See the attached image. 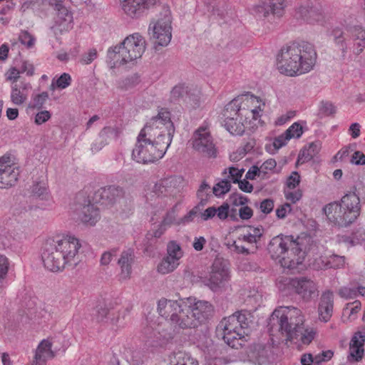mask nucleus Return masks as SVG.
<instances>
[{
	"mask_svg": "<svg viewBox=\"0 0 365 365\" xmlns=\"http://www.w3.org/2000/svg\"><path fill=\"white\" fill-rule=\"evenodd\" d=\"M160 316L182 329L195 328L207 321L214 312L207 301L187 297L178 300L161 299L158 303Z\"/></svg>",
	"mask_w": 365,
	"mask_h": 365,
	"instance_id": "2",
	"label": "nucleus"
},
{
	"mask_svg": "<svg viewBox=\"0 0 365 365\" xmlns=\"http://www.w3.org/2000/svg\"><path fill=\"white\" fill-rule=\"evenodd\" d=\"M20 167L15 157L4 155L0 158V188L9 189L16 185L20 175Z\"/></svg>",
	"mask_w": 365,
	"mask_h": 365,
	"instance_id": "10",
	"label": "nucleus"
},
{
	"mask_svg": "<svg viewBox=\"0 0 365 365\" xmlns=\"http://www.w3.org/2000/svg\"><path fill=\"white\" fill-rule=\"evenodd\" d=\"M230 188L231 183L224 178L213 187L212 192L216 196L220 197L229 192Z\"/></svg>",
	"mask_w": 365,
	"mask_h": 365,
	"instance_id": "45",
	"label": "nucleus"
},
{
	"mask_svg": "<svg viewBox=\"0 0 365 365\" xmlns=\"http://www.w3.org/2000/svg\"><path fill=\"white\" fill-rule=\"evenodd\" d=\"M31 192L33 196L40 200H48L49 197L47 185L43 181L34 182L31 187Z\"/></svg>",
	"mask_w": 365,
	"mask_h": 365,
	"instance_id": "38",
	"label": "nucleus"
},
{
	"mask_svg": "<svg viewBox=\"0 0 365 365\" xmlns=\"http://www.w3.org/2000/svg\"><path fill=\"white\" fill-rule=\"evenodd\" d=\"M365 329L355 332L349 344L347 361L350 363L359 362L364 355Z\"/></svg>",
	"mask_w": 365,
	"mask_h": 365,
	"instance_id": "20",
	"label": "nucleus"
},
{
	"mask_svg": "<svg viewBox=\"0 0 365 365\" xmlns=\"http://www.w3.org/2000/svg\"><path fill=\"white\" fill-rule=\"evenodd\" d=\"M291 210V205L289 203H284L277 208L276 215L279 219H284Z\"/></svg>",
	"mask_w": 365,
	"mask_h": 365,
	"instance_id": "63",
	"label": "nucleus"
},
{
	"mask_svg": "<svg viewBox=\"0 0 365 365\" xmlns=\"http://www.w3.org/2000/svg\"><path fill=\"white\" fill-rule=\"evenodd\" d=\"M21 71L16 67L11 68L6 73V79L14 83H18L17 81L20 78Z\"/></svg>",
	"mask_w": 365,
	"mask_h": 365,
	"instance_id": "58",
	"label": "nucleus"
},
{
	"mask_svg": "<svg viewBox=\"0 0 365 365\" xmlns=\"http://www.w3.org/2000/svg\"><path fill=\"white\" fill-rule=\"evenodd\" d=\"M123 355L126 360L133 365H138L143 361V353L138 349L134 347H125Z\"/></svg>",
	"mask_w": 365,
	"mask_h": 365,
	"instance_id": "35",
	"label": "nucleus"
},
{
	"mask_svg": "<svg viewBox=\"0 0 365 365\" xmlns=\"http://www.w3.org/2000/svg\"><path fill=\"white\" fill-rule=\"evenodd\" d=\"M173 181V178H167L160 180L155 185L153 192L158 196L167 195L170 191L169 189L170 188Z\"/></svg>",
	"mask_w": 365,
	"mask_h": 365,
	"instance_id": "44",
	"label": "nucleus"
},
{
	"mask_svg": "<svg viewBox=\"0 0 365 365\" xmlns=\"http://www.w3.org/2000/svg\"><path fill=\"white\" fill-rule=\"evenodd\" d=\"M18 66L21 73H26L28 76H32L34 73V67L33 64L28 61H21Z\"/></svg>",
	"mask_w": 365,
	"mask_h": 365,
	"instance_id": "56",
	"label": "nucleus"
},
{
	"mask_svg": "<svg viewBox=\"0 0 365 365\" xmlns=\"http://www.w3.org/2000/svg\"><path fill=\"white\" fill-rule=\"evenodd\" d=\"M262 110L263 108H262L261 105L253 109H248L245 108L243 116L245 118V120L252 117L253 120H256L259 117V111H262Z\"/></svg>",
	"mask_w": 365,
	"mask_h": 365,
	"instance_id": "60",
	"label": "nucleus"
},
{
	"mask_svg": "<svg viewBox=\"0 0 365 365\" xmlns=\"http://www.w3.org/2000/svg\"><path fill=\"white\" fill-rule=\"evenodd\" d=\"M192 148L205 157L215 158L217 156V149L207 128L200 127L194 133Z\"/></svg>",
	"mask_w": 365,
	"mask_h": 365,
	"instance_id": "13",
	"label": "nucleus"
},
{
	"mask_svg": "<svg viewBox=\"0 0 365 365\" xmlns=\"http://www.w3.org/2000/svg\"><path fill=\"white\" fill-rule=\"evenodd\" d=\"M300 182V175L297 172H292L287 180V186L289 189H294Z\"/></svg>",
	"mask_w": 365,
	"mask_h": 365,
	"instance_id": "57",
	"label": "nucleus"
},
{
	"mask_svg": "<svg viewBox=\"0 0 365 365\" xmlns=\"http://www.w3.org/2000/svg\"><path fill=\"white\" fill-rule=\"evenodd\" d=\"M170 365H199V363L189 353L178 351L171 356Z\"/></svg>",
	"mask_w": 365,
	"mask_h": 365,
	"instance_id": "33",
	"label": "nucleus"
},
{
	"mask_svg": "<svg viewBox=\"0 0 365 365\" xmlns=\"http://www.w3.org/2000/svg\"><path fill=\"white\" fill-rule=\"evenodd\" d=\"M288 138H299L303 133L302 126L298 123H294L285 132Z\"/></svg>",
	"mask_w": 365,
	"mask_h": 365,
	"instance_id": "50",
	"label": "nucleus"
},
{
	"mask_svg": "<svg viewBox=\"0 0 365 365\" xmlns=\"http://www.w3.org/2000/svg\"><path fill=\"white\" fill-rule=\"evenodd\" d=\"M334 307V293L331 290H326L322 292L319 307L318 313L319 319L324 322H327L331 319L333 314Z\"/></svg>",
	"mask_w": 365,
	"mask_h": 365,
	"instance_id": "21",
	"label": "nucleus"
},
{
	"mask_svg": "<svg viewBox=\"0 0 365 365\" xmlns=\"http://www.w3.org/2000/svg\"><path fill=\"white\" fill-rule=\"evenodd\" d=\"M8 259L4 255H0V292L4 287V279L8 272Z\"/></svg>",
	"mask_w": 365,
	"mask_h": 365,
	"instance_id": "52",
	"label": "nucleus"
},
{
	"mask_svg": "<svg viewBox=\"0 0 365 365\" xmlns=\"http://www.w3.org/2000/svg\"><path fill=\"white\" fill-rule=\"evenodd\" d=\"M179 264L180 262L165 255L158 264L157 271L160 274H167L175 270Z\"/></svg>",
	"mask_w": 365,
	"mask_h": 365,
	"instance_id": "34",
	"label": "nucleus"
},
{
	"mask_svg": "<svg viewBox=\"0 0 365 365\" xmlns=\"http://www.w3.org/2000/svg\"><path fill=\"white\" fill-rule=\"evenodd\" d=\"M230 205L224 202L218 207L211 206L205 209L203 212L200 213V217L202 220L207 221L217 217L220 220H225L229 215Z\"/></svg>",
	"mask_w": 365,
	"mask_h": 365,
	"instance_id": "27",
	"label": "nucleus"
},
{
	"mask_svg": "<svg viewBox=\"0 0 365 365\" xmlns=\"http://www.w3.org/2000/svg\"><path fill=\"white\" fill-rule=\"evenodd\" d=\"M117 252V249H112L103 252L101 257V265H108L112 260L113 257L116 255Z\"/></svg>",
	"mask_w": 365,
	"mask_h": 365,
	"instance_id": "62",
	"label": "nucleus"
},
{
	"mask_svg": "<svg viewBox=\"0 0 365 365\" xmlns=\"http://www.w3.org/2000/svg\"><path fill=\"white\" fill-rule=\"evenodd\" d=\"M145 48V38L140 33L132 34L119 44L108 49L106 63L110 68L134 63L142 57Z\"/></svg>",
	"mask_w": 365,
	"mask_h": 365,
	"instance_id": "6",
	"label": "nucleus"
},
{
	"mask_svg": "<svg viewBox=\"0 0 365 365\" xmlns=\"http://www.w3.org/2000/svg\"><path fill=\"white\" fill-rule=\"evenodd\" d=\"M71 83V77L67 73L61 74L56 80L53 79L50 89L54 91L56 88L65 89Z\"/></svg>",
	"mask_w": 365,
	"mask_h": 365,
	"instance_id": "43",
	"label": "nucleus"
},
{
	"mask_svg": "<svg viewBox=\"0 0 365 365\" xmlns=\"http://www.w3.org/2000/svg\"><path fill=\"white\" fill-rule=\"evenodd\" d=\"M334 356V352L331 350L323 351L314 356L315 365H319L322 362L329 361Z\"/></svg>",
	"mask_w": 365,
	"mask_h": 365,
	"instance_id": "55",
	"label": "nucleus"
},
{
	"mask_svg": "<svg viewBox=\"0 0 365 365\" xmlns=\"http://www.w3.org/2000/svg\"><path fill=\"white\" fill-rule=\"evenodd\" d=\"M288 284L305 301H309L318 294L317 284L308 277H301L290 279Z\"/></svg>",
	"mask_w": 365,
	"mask_h": 365,
	"instance_id": "17",
	"label": "nucleus"
},
{
	"mask_svg": "<svg viewBox=\"0 0 365 365\" xmlns=\"http://www.w3.org/2000/svg\"><path fill=\"white\" fill-rule=\"evenodd\" d=\"M210 192V187L206 182H202L197 190V197L200 200V205H205L207 201V195Z\"/></svg>",
	"mask_w": 365,
	"mask_h": 365,
	"instance_id": "51",
	"label": "nucleus"
},
{
	"mask_svg": "<svg viewBox=\"0 0 365 365\" xmlns=\"http://www.w3.org/2000/svg\"><path fill=\"white\" fill-rule=\"evenodd\" d=\"M327 263H328V269L341 268L345 264V257L337 255H331L328 256Z\"/></svg>",
	"mask_w": 365,
	"mask_h": 365,
	"instance_id": "48",
	"label": "nucleus"
},
{
	"mask_svg": "<svg viewBox=\"0 0 365 365\" xmlns=\"http://www.w3.org/2000/svg\"><path fill=\"white\" fill-rule=\"evenodd\" d=\"M317 61L314 46L308 42L283 46L277 56V68L287 76H297L311 71Z\"/></svg>",
	"mask_w": 365,
	"mask_h": 365,
	"instance_id": "4",
	"label": "nucleus"
},
{
	"mask_svg": "<svg viewBox=\"0 0 365 365\" xmlns=\"http://www.w3.org/2000/svg\"><path fill=\"white\" fill-rule=\"evenodd\" d=\"M360 210V199L355 192L344 195L340 204L331 202L324 208L326 215L341 227H347L353 223L359 216Z\"/></svg>",
	"mask_w": 365,
	"mask_h": 365,
	"instance_id": "8",
	"label": "nucleus"
},
{
	"mask_svg": "<svg viewBox=\"0 0 365 365\" xmlns=\"http://www.w3.org/2000/svg\"><path fill=\"white\" fill-rule=\"evenodd\" d=\"M336 113V107L329 101H321L319 106V114L322 116H329Z\"/></svg>",
	"mask_w": 365,
	"mask_h": 365,
	"instance_id": "47",
	"label": "nucleus"
},
{
	"mask_svg": "<svg viewBox=\"0 0 365 365\" xmlns=\"http://www.w3.org/2000/svg\"><path fill=\"white\" fill-rule=\"evenodd\" d=\"M91 194L90 187H84L76 196L74 212L77 220L83 224L89 222L91 220Z\"/></svg>",
	"mask_w": 365,
	"mask_h": 365,
	"instance_id": "16",
	"label": "nucleus"
},
{
	"mask_svg": "<svg viewBox=\"0 0 365 365\" xmlns=\"http://www.w3.org/2000/svg\"><path fill=\"white\" fill-rule=\"evenodd\" d=\"M134 262V252L131 249L123 251L118 261L120 267L119 274L120 280H127L130 278L132 274V265Z\"/></svg>",
	"mask_w": 365,
	"mask_h": 365,
	"instance_id": "24",
	"label": "nucleus"
},
{
	"mask_svg": "<svg viewBox=\"0 0 365 365\" xmlns=\"http://www.w3.org/2000/svg\"><path fill=\"white\" fill-rule=\"evenodd\" d=\"M120 8L127 17L138 19L153 8L158 0H120Z\"/></svg>",
	"mask_w": 365,
	"mask_h": 365,
	"instance_id": "15",
	"label": "nucleus"
},
{
	"mask_svg": "<svg viewBox=\"0 0 365 365\" xmlns=\"http://www.w3.org/2000/svg\"><path fill=\"white\" fill-rule=\"evenodd\" d=\"M52 343L48 339H43L38 344L34 359L31 365H46V361L55 356L52 351Z\"/></svg>",
	"mask_w": 365,
	"mask_h": 365,
	"instance_id": "23",
	"label": "nucleus"
},
{
	"mask_svg": "<svg viewBox=\"0 0 365 365\" xmlns=\"http://www.w3.org/2000/svg\"><path fill=\"white\" fill-rule=\"evenodd\" d=\"M120 131L117 128L115 127H105L99 133L98 140H99V145L97 143L95 145V149L100 150L110 139L117 138L119 135Z\"/></svg>",
	"mask_w": 365,
	"mask_h": 365,
	"instance_id": "30",
	"label": "nucleus"
},
{
	"mask_svg": "<svg viewBox=\"0 0 365 365\" xmlns=\"http://www.w3.org/2000/svg\"><path fill=\"white\" fill-rule=\"evenodd\" d=\"M230 280V272L227 264L221 258L215 259L209 277V286L213 291H217L226 286Z\"/></svg>",
	"mask_w": 365,
	"mask_h": 365,
	"instance_id": "14",
	"label": "nucleus"
},
{
	"mask_svg": "<svg viewBox=\"0 0 365 365\" xmlns=\"http://www.w3.org/2000/svg\"><path fill=\"white\" fill-rule=\"evenodd\" d=\"M271 321H276L279 330L284 333L287 339L292 341L300 336L304 344H309L314 339L317 331L313 328L304 329V316L300 309L294 307H281L276 309Z\"/></svg>",
	"mask_w": 365,
	"mask_h": 365,
	"instance_id": "5",
	"label": "nucleus"
},
{
	"mask_svg": "<svg viewBox=\"0 0 365 365\" xmlns=\"http://www.w3.org/2000/svg\"><path fill=\"white\" fill-rule=\"evenodd\" d=\"M268 251L272 259H279L282 267H294L301 264L304 257L299 242L291 236H276L268 245Z\"/></svg>",
	"mask_w": 365,
	"mask_h": 365,
	"instance_id": "7",
	"label": "nucleus"
},
{
	"mask_svg": "<svg viewBox=\"0 0 365 365\" xmlns=\"http://www.w3.org/2000/svg\"><path fill=\"white\" fill-rule=\"evenodd\" d=\"M55 10L57 11L56 23L61 27V30H68L72 28V14L62 4H56Z\"/></svg>",
	"mask_w": 365,
	"mask_h": 365,
	"instance_id": "28",
	"label": "nucleus"
},
{
	"mask_svg": "<svg viewBox=\"0 0 365 365\" xmlns=\"http://www.w3.org/2000/svg\"><path fill=\"white\" fill-rule=\"evenodd\" d=\"M302 194L300 190L285 191V197L287 200L295 203L302 198Z\"/></svg>",
	"mask_w": 365,
	"mask_h": 365,
	"instance_id": "64",
	"label": "nucleus"
},
{
	"mask_svg": "<svg viewBox=\"0 0 365 365\" xmlns=\"http://www.w3.org/2000/svg\"><path fill=\"white\" fill-rule=\"evenodd\" d=\"M143 334L145 336L146 342L152 346L160 345L162 339L161 335L151 327H146L143 329Z\"/></svg>",
	"mask_w": 365,
	"mask_h": 365,
	"instance_id": "41",
	"label": "nucleus"
},
{
	"mask_svg": "<svg viewBox=\"0 0 365 365\" xmlns=\"http://www.w3.org/2000/svg\"><path fill=\"white\" fill-rule=\"evenodd\" d=\"M138 78L134 76L127 77L118 82V88L122 90H128L133 88L137 83Z\"/></svg>",
	"mask_w": 365,
	"mask_h": 365,
	"instance_id": "54",
	"label": "nucleus"
},
{
	"mask_svg": "<svg viewBox=\"0 0 365 365\" xmlns=\"http://www.w3.org/2000/svg\"><path fill=\"white\" fill-rule=\"evenodd\" d=\"M239 117H232L225 118L224 120V126L225 129L232 135H242L245 130V125Z\"/></svg>",
	"mask_w": 365,
	"mask_h": 365,
	"instance_id": "32",
	"label": "nucleus"
},
{
	"mask_svg": "<svg viewBox=\"0 0 365 365\" xmlns=\"http://www.w3.org/2000/svg\"><path fill=\"white\" fill-rule=\"evenodd\" d=\"M170 98L174 101L184 98L187 103H190L193 107L199 106L197 95L194 93H191L188 90V87L185 86L184 84H178L172 89Z\"/></svg>",
	"mask_w": 365,
	"mask_h": 365,
	"instance_id": "25",
	"label": "nucleus"
},
{
	"mask_svg": "<svg viewBox=\"0 0 365 365\" xmlns=\"http://www.w3.org/2000/svg\"><path fill=\"white\" fill-rule=\"evenodd\" d=\"M348 37L354 43V52L359 55L365 48V30L359 26L347 29Z\"/></svg>",
	"mask_w": 365,
	"mask_h": 365,
	"instance_id": "26",
	"label": "nucleus"
},
{
	"mask_svg": "<svg viewBox=\"0 0 365 365\" xmlns=\"http://www.w3.org/2000/svg\"><path fill=\"white\" fill-rule=\"evenodd\" d=\"M334 40L336 44L339 45L343 53H346L348 46L346 41L348 39L347 29L346 31H343L341 29H334L332 31Z\"/></svg>",
	"mask_w": 365,
	"mask_h": 365,
	"instance_id": "40",
	"label": "nucleus"
},
{
	"mask_svg": "<svg viewBox=\"0 0 365 365\" xmlns=\"http://www.w3.org/2000/svg\"><path fill=\"white\" fill-rule=\"evenodd\" d=\"M237 322L235 316L232 314L224 318L218 325V329L222 331L223 340L232 348L240 345L239 340L247 336L246 331L240 329Z\"/></svg>",
	"mask_w": 365,
	"mask_h": 365,
	"instance_id": "12",
	"label": "nucleus"
},
{
	"mask_svg": "<svg viewBox=\"0 0 365 365\" xmlns=\"http://www.w3.org/2000/svg\"><path fill=\"white\" fill-rule=\"evenodd\" d=\"M31 88V84L24 81L12 84L10 95L11 101L16 106L23 105L26 102Z\"/></svg>",
	"mask_w": 365,
	"mask_h": 365,
	"instance_id": "22",
	"label": "nucleus"
},
{
	"mask_svg": "<svg viewBox=\"0 0 365 365\" xmlns=\"http://www.w3.org/2000/svg\"><path fill=\"white\" fill-rule=\"evenodd\" d=\"M259 208L264 214H269L273 210L274 201L271 199H265L260 202Z\"/></svg>",
	"mask_w": 365,
	"mask_h": 365,
	"instance_id": "61",
	"label": "nucleus"
},
{
	"mask_svg": "<svg viewBox=\"0 0 365 365\" xmlns=\"http://www.w3.org/2000/svg\"><path fill=\"white\" fill-rule=\"evenodd\" d=\"M96 318L99 322H110L111 324H115L118 320V312L113 309H109L106 302L98 304L97 307Z\"/></svg>",
	"mask_w": 365,
	"mask_h": 365,
	"instance_id": "29",
	"label": "nucleus"
},
{
	"mask_svg": "<svg viewBox=\"0 0 365 365\" xmlns=\"http://www.w3.org/2000/svg\"><path fill=\"white\" fill-rule=\"evenodd\" d=\"M93 204L114 207L121 214H127L132 210L131 201L125 197L124 190L118 186H108L96 190L93 196Z\"/></svg>",
	"mask_w": 365,
	"mask_h": 365,
	"instance_id": "9",
	"label": "nucleus"
},
{
	"mask_svg": "<svg viewBox=\"0 0 365 365\" xmlns=\"http://www.w3.org/2000/svg\"><path fill=\"white\" fill-rule=\"evenodd\" d=\"M166 252V255L168 257L173 258L178 262L184 254L180 245L175 241H170L168 243Z\"/></svg>",
	"mask_w": 365,
	"mask_h": 365,
	"instance_id": "42",
	"label": "nucleus"
},
{
	"mask_svg": "<svg viewBox=\"0 0 365 365\" xmlns=\"http://www.w3.org/2000/svg\"><path fill=\"white\" fill-rule=\"evenodd\" d=\"M244 172V168L230 166L223 170L222 175L226 178V180L230 181V183H237L240 180Z\"/></svg>",
	"mask_w": 365,
	"mask_h": 365,
	"instance_id": "37",
	"label": "nucleus"
},
{
	"mask_svg": "<svg viewBox=\"0 0 365 365\" xmlns=\"http://www.w3.org/2000/svg\"><path fill=\"white\" fill-rule=\"evenodd\" d=\"M321 150V143L315 141L309 143L308 146L304 147L300 152L298 157V162L304 163L311 160L315 155H317Z\"/></svg>",
	"mask_w": 365,
	"mask_h": 365,
	"instance_id": "31",
	"label": "nucleus"
},
{
	"mask_svg": "<svg viewBox=\"0 0 365 365\" xmlns=\"http://www.w3.org/2000/svg\"><path fill=\"white\" fill-rule=\"evenodd\" d=\"M298 12L304 19L309 22L319 21L321 16V13L317 8L309 5L301 6Z\"/></svg>",
	"mask_w": 365,
	"mask_h": 365,
	"instance_id": "36",
	"label": "nucleus"
},
{
	"mask_svg": "<svg viewBox=\"0 0 365 365\" xmlns=\"http://www.w3.org/2000/svg\"><path fill=\"white\" fill-rule=\"evenodd\" d=\"M83 246L73 235H66L46 244L41 257L44 267L51 272L62 271L66 266L75 267L81 260Z\"/></svg>",
	"mask_w": 365,
	"mask_h": 365,
	"instance_id": "3",
	"label": "nucleus"
},
{
	"mask_svg": "<svg viewBox=\"0 0 365 365\" xmlns=\"http://www.w3.org/2000/svg\"><path fill=\"white\" fill-rule=\"evenodd\" d=\"M232 316H235L237 318L240 329H242L248 334V328L250 323L252 322V318L251 313L245 310H242L240 312H236L232 314Z\"/></svg>",
	"mask_w": 365,
	"mask_h": 365,
	"instance_id": "39",
	"label": "nucleus"
},
{
	"mask_svg": "<svg viewBox=\"0 0 365 365\" xmlns=\"http://www.w3.org/2000/svg\"><path fill=\"white\" fill-rule=\"evenodd\" d=\"M48 99V93L46 91L39 94L34 95L32 97L31 107L33 108L41 109Z\"/></svg>",
	"mask_w": 365,
	"mask_h": 365,
	"instance_id": "46",
	"label": "nucleus"
},
{
	"mask_svg": "<svg viewBox=\"0 0 365 365\" xmlns=\"http://www.w3.org/2000/svg\"><path fill=\"white\" fill-rule=\"evenodd\" d=\"M19 39L20 42L22 44L26 46L27 48L33 47L36 41L35 38L28 31H24L20 34Z\"/></svg>",
	"mask_w": 365,
	"mask_h": 365,
	"instance_id": "53",
	"label": "nucleus"
},
{
	"mask_svg": "<svg viewBox=\"0 0 365 365\" xmlns=\"http://www.w3.org/2000/svg\"><path fill=\"white\" fill-rule=\"evenodd\" d=\"M51 117L48 110H41L35 115L34 122L36 125H41L47 122Z\"/></svg>",
	"mask_w": 365,
	"mask_h": 365,
	"instance_id": "59",
	"label": "nucleus"
},
{
	"mask_svg": "<svg viewBox=\"0 0 365 365\" xmlns=\"http://www.w3.org/2000/svg\"><path fill=\"white\" fill-rule=\"evenodd\" d=\"M172 18L167 12L162 18L150 24L149 31L152 30V38L154 39L155 48L158 46H167L172 39Z\"/></svg>",
	"mask_w": 365,
	"mask_h": 365,
	"instance_id": "11",
	"label": "nucleus"
},
{
	"mask_svg": "<svg viewBox=\"0 0 365 365\" xmlns=\"http://www.w3.org/2000/svg\"><path fill=\"white\" fill-rule=\"evenodd\" d=\"M289 0H262L255 6L254 12L259 16L268 17L270 15L282 17L284 14L285 8L288 5Z\"/></svg>",
	"mask_w": 365,
	"mask_h": 365,
	"instance_id": "19",
	"label": "nucleus"
},
{
	"mask_svg": "<svg viewBox=\"0 0 365 365\" xmlns=\"http://www.w3.org/2000/svg\"><path fill=\"white\" fill-rule=\"evenodd\" d=\"M255 101L258 102V100L253 95L244 94L238 96L226 105L223 116L225 118L240 117L242 119L244 111H245V107H248L250 104H253Z\"/></svg>",
	"mask_w": 365,
	"mask_h": 365,
	"instance_id": "18",
	"label": "nucleus"
},
{
	"mask_svg": "<svg viewBox=\"0 0 365 365\" xmlns=\"http://www.w3.org/2000/svg\"><path fill=\"white\" fill-rule=\"evenodd\" d=\"M175 130L170 113L161 108L139 133L132 153L133 159L143 164L161 159L172 142Z\"/></svg>",
	"mask_w": 365,
	"mask_h": 365,
	"instance_id": "1",
	"label": "nucleus"
},
{
	"mask_svg": "<svg viewBox=\"0 0 365 365\" xmlns=\"http://www.w3.org/2000/svg\"><path fill=\"white\" fill-rule=\"evenodd\" d=\"M337 294L344 299H352L357 297L356 287L344 286L339 289Z\"/></svg>",
	"mask_w": 365,
	"mask_h": 365,
	"instance_id": "49",
	"label": "nucleus"
}]
</instances>
